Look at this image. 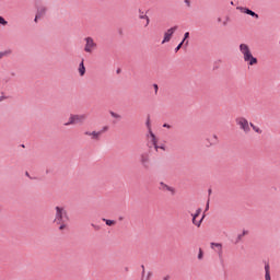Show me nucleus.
<instances>
[{"label":"nucleus","mask_w":280,"mask_h":280,"mask_svg":"<svg viewBox=\"0 0 280 280\" xmlns=\"http://www.w3.org/2000/svg\"><path fill=\"white\" fill-rule=\"evenodd\" d=\"M86 119V115H71L69 121L65 124V126H72L73 124H84Z\"/></svg>","instance_id":"20e7f679"},{"label":"nucleus","mask_w":280,"mask_h":280,"mask_svg":"<svg viewBox=\"0 0 280 280\" xmlns=\"http://www.w3.org/2000/svg\"><path fill=\"white\" fill-rule=\"evenodd\" d=\"M206 211H209V200H208V202L206 205Z\"/></svg>","instance_id":"72a5a7b5"},{"label":"nucleus","mask_w":280,"mask_h":280,"mask_svg":"<svg viewBox=\"0 0 280 280\" xmlns=\"http://www.w3.org/2000/svg\"><path fill=\"white\" fill-rule=\"evenodd\" d=\"M8 21H5V19H3V16H0V25H7Z\"/></svg>","instance_id":"b1692460"},{"label":"nucleus","mask_w":280,"mask_h":280,"mask_svg":"<svg viewBox=\"0 0 280 280\" xmlns=\"http://www.w3.org/2000/svg\"><path fill=\"white\" fill-rule=\"evenodd\" d=\"M46 12H47V8H45V7H39V8L37 9V13H36V15H35V20H34L35 23L38 22V19H43V16H45Z\"/></svg>","instance_id":"6e6552de"},{"label":"nucleus","mask_w":280,"mask_h":280,"mask_svg":"<svg viewBox=\"0 0 280 280\" xmlns=\"http://www.w3.org/2000/svg\"><path fill=\"white\" fill-rule=\"evenodd\" d=\"M209 196H211V189L208 190Z\"/></svg>","instance_id":"ea45409f"},{"label":"nucleus","mask_w":280,"mask_h":280,"mask_svg":"<svg viewBox=\"0 0 280 280\" xmlns=\"http://www.w3.org/2000/svg\"><path fill=\"white\" fill-rule=\"evenodd\" d=\"M211 248H218L219 256L222 257V244L211 243Z\"/></svg>","instance_id":"ddd939ff"},{"label":"nucleus","mask_w":280,"mask_h":280,"mask_svg":"<svg viewBox=\"0 0 280 280\" xmlns=\"http://www.w3.org/2000/svg\"><path fill=\"white\" fill-rule=\"evenodd\" d=\"M236 125L240 126L241 130H244V132H250V125L248 124V120L244 117H237L235 119Z\"/></svg>","instance_id":"39448f33"},{"label":"nucleus","mask_w":280,"mask_h":280,"mask_svg":"<svg viewBox=\"0 0 280 280\" xmlns=\"http://www.w3.org/2000/svg\"><path fill=\"white\" fill-rule=\"evenodd\" d=\"M153 88H154L155 94H158L159 93V85L155 83V84H153Z\"/></svg>","instance_id":"c85d7f7f"},{"label":"nucleus","mask_w":280,"mask_h":280,"mask_svg":"<svg viewBox=\"0 0 280 280\" xmlns=\"http://www.w3.org/2000/svg\"><path fill=\"white\" fill-rule=\"evenodd\" d=\"M102 135V131H92V139L94 141H100V136Z\"/></svg>","instance_id":"f3484780"},{"label":"nucleus","mask_w":280,"mask_h":280,"mask_svg":"<svg viewBox=\"0 0 280 280\" xmlns=\"http://www.w3.org/2000/svg\"><path fill=\"white\" fill-rule=\"evenodd\" d=\"M92 226H93V229H95V231H100V225H95L92 223Z\"/></svg>","instance_id":"7c9ffc66"},{"label":"nucleus","mask_w":280,"mask_h":280,"mask_svg":"<svg viewBox=\"0 0 280 280\" xmlns=\"http://www.w3.org/2000/svg\"><path fill=\"white\" fill-rule=\"evenodd\" d=\"M79 73L80 75H84V73H86V68L84 67V59H82V61L79 65Z\"/></svg>","instance_id":"f8f14e48"},{"label":"nucleus","mask_w":280,"mask_h":280,"mask_svg":"<svg viewBox=\"0 0 280 280\" xmlns=\"http://www.w3.org/2000/svg\"><path fill=\"white\" fill-rule=\"evenodd\" d=\"M163 280H170V276L164 277Z\"/></svg>","instance_id":"e433bc0d"},{"label":"nucleus","mask_w":280,"mask_h":280,"mask_svg":"<svg viewBox=\"0 0 280 280\" xmlns=\"http://www.w3.org/2000/svg\"><path fill=\"white\" fill-rule=\"evenodd\" d=\"M107 130H108V126H104L100 132H102V135H104V132H106Z\"/></svg>","instance_id":"cd10ccee"},{"label":"nucleus","mask_w":280,"mask_h":280,"mask_svg":"<svg viewBox=\"0 0 280 280\" xmlns=\"http://www.w3.org/2000/svg\"><path fill=\"white\" fill-rule=\"evenodd\" d=\"M150 277H152V272H149V273H148V279H150Z\"/></svg>","instance_id":"4c0bfd02"},{"label":"nucleus","mask_w":280,"mask_h":280,"mask_svg":"<svg viewBox=\"0 0 280 280\" xmlns=\"http://www.w3.org/2000/svg\"><path fill=\"white\" fill-rule=\"evenodd\" d=\"M8 51H4V52H0V60L1 58H3V56H7Z\"/></svg>","instance_id":"2f4dec72"},{"label":"nucleus","mask_w":280,"mask_h":280,"mask_svg":"<svg viewBox=\"0 0 280 280\" xmlns=\"http://www.w3.org/2000/svg\"><path fill=\"white\" fill-rule=\"evenodd\" d=\"M207 141H208L209 145H215V144H218V136L214 135L211 138H208Z\"/></svg>","instance_id":"dca6fc26"},{"label":"nucleus","mask_w":280,"mask_h":280,"mask_svg":"<svg viewBox=\"0 0 280 280\" xmlns=\"http://www.w3.org/2000/svg\"><path fill=\"white\" fill-rule=\"evenodd\" d=\"M56 215L54 223L59 226V231H65L67 229V224L69 223V214H67V210L62 207H56Z\"/></svg>","instance_id":"f257e3e1"},{"label":"nucleus","mask_w":280,"mask_h":280,"mask_svg":"<svg viewBox=\"0 0 280 280\" xmlns=\"http://www.w3.org/2000/svg\"><path fill=\"white\" fill-rule=\"evenodd\" d=\"M203 255L202 248H199L198 259H202Z\"/></svg>","instance_id":"393cba45"},{"label":"nucleus","mask_w":280,"mask_h":280,"mask_svg":"<svg viewBox=\"0 0 280 280\" xmlns=\"http://www.w3.org/2000/svg\"><path fill=\"white\" fill-rule=\"evenodd\" d=\"M201 211V209H197L196 213L192 215V224H195V226H200V224H202L205 217H202L199 221H196V218L200 215Z\"/></svg>","instance_id":"9d476101"},{"label":"nucleus","mask_w":280,"mask_h":280,"mask_svg":"<svg viewBox=\"0 0 280 280\" xmlns=\"http://www.w3.org/2000/svg\"><path fill=\"white\" fill-rule=\"evenodd\" d=\"M247 234H248V231L246 230H244L242 234H238L236 238V244L242 242V237H244V235H247Z\"/></svg>","instance_id":"6ab92c4d"},{"label":"nucleus","mask_w":280,"mask_h":280,"mask_svg":"<svg viewBox=\"0 0 280 280\" xmlns=\"http://www.w3.org/2000/svg\"><path fill=\"white\" fill-rule=\"evenodd\" d=\"M221 21H222V18H219V19H218V22L220 23Z\"/></svg>","instance_id":"58836bf2"},{"label":"nucleus","mask_w":280,"mask_h":280,"mask_svg":"<svg viewBox=\"0 0 280 280\" xmlns=\"http://www.w3.org/2000/svg\"><path fill=\"white\" fill-rule=\"evenodd\" d=\"M109 114L112 115V117H114V119H121V116L115 112H109Z\"/></svg>","instance_id":"4be33fe9"},{"label":"nucleus","mask_w":280,"mask_h":280,"mask_svg":"<svg viewBox=\"0 0 280 280\" xmlns=\"http://www.w3.org/2000/svg\"><path fill=\"white\" fill-rule=\"evenodd\" d=\"M240 51L243 54L244 61L248 62L250 67H253V65H257V58L253 57V52H250V48L247 44H241Z\"/></svg>","instance_id":"f03ea898"},{"label":"nucleus","mask_w":280,"mask_h":280,"mask_svg":"<svg viewBox=\"0 0 280 280\" xmlns=\"http://www.w3.org/2000/svg\"><path fill=\"white\" fill-rule=\"evenodd\" d=\"M120 71H121V70L118 69V70H117V73H120Z\"/></svg>","instance_id":"79ce46f5"},{"label":"nucleus","mask_w":280,"mask_h":280,"mask_svg":"<svg viewBox=\"0 0 280 280\" xmlns=\"http://www.w3.org/2000/svg\"><path fill=\"white\" fill-rule=\"evenodd\" d=\"M176 30H178V26H173L164 33V39L162 40V45H165V43H170V40H172V36H174V32H176Z\"/></svg>","instance_id":"0eeeda50"},{"label":"nucleus","mask_w":280,"mask_h":280,"mask_svg":"<svg viewBox=\"0 0 280 280\" xmlns=\"http://www.w3.org/2000/svg\"><path fill=\"white\" fill-rule=\"evenodd\" d=\"M160 189H161V191H170L172 194V196H174V194H176V190L174 189V187L168 186L163 182L160 183Z\"/></svg>","instance_id":"1a4fd4ad"},{"label":"nucleus","mask_w":280,"mask_h":280,"mask_svg":"<svg viewBox=\"0 0 280 280\" xmlns=\"http://www.w3.org/2000/svg\"><path fill=\"white\" fill-rule=\"evenodd\" d=\"M147 127L149 128V135H150V132H152V129L150 128V118H148L147 120Z\"/></svg>","instance_id":"bb28decb"},{"label":"nucleus","mask_w":280,"mask_h":280,"mask_svg":"<svg viewBox=\"0 0 280 280\" xmlns=\"http://www.w3.org/2000/svg\"><path fill=\"white\" fill-rule=\"evenodd\" d=\"M184 3H186V5H187L188 8H190V5H191V2H190L189 0H184Z\"/></svg>","instance_id":"c756f323"},{"label":"nucleus","mask_w":280,"mask_h":280,"mask_svg":"<svg viewBox=\"0 0 280 280\" xmlns=\"http://www.w3.org/2000/svg\"><path fill=\"white\" fill-rule=\"evenodd\" d=\"M186 45H189V40L186 42Z\"/></svg>","instance_id":"a19ab883"},{"label":"nucleus","mask_w":280,"mask_h":280,"mask_svg":"<svg viewBox=\"0 0 280 280\" xmlns=\"http://www.w3.org/2000/svg\"><path fill=\"white\" fill-rule=\"evenodd\" d=\"M139 19H145V27H148L150 25V18H148L147 14H144L141 10H139Z\"/></svg>","instance_id":"4468645a"},{"label":"nucleus","mask_w":280,"mask_h":280,"mask_svg":"<svg viewBox=\"0 0 280 280\" xmlns=\"http://www.w3.org/2000/svg\"><path fill=\"white\" fill-rule=\"evenodd\" d=\"M249 126L250 128H253L255 132H257L258 135H261V129H259V127L255 126L253 122H250Z\"/></svg>","instance_id":"aec40b11"},{"label":"nucleus","mask_w":280,"mask_h":280,"mask_svg":"<svg viewBox=\"0 0 280 280\" xmlns=\"http://www.w3.org/2000/svg\"><path fill=\"white\" fill-rule=\"evenodd\" d=\"M163 128H171V127H170V125L164 124V125H163Z\"/></svg>","instance_id":"f704fd0d"},{"label":"nucleus","mask_w":280,"mask_h":280,"mask_svg":"<svg viewBox=\"0 0 280 280\" xmlns=\"http://www.w3.org/2000/svg\"><path fill=\"white\" fill-rule=\"evenodd\" d=\"M186 38H189V32H186V33L184 34V38H183L182 43H185V39H186Z\"/></svg>","instance_id":"a878e982"},{"label":"nucleus","mask_w":280,"mask_h":280,"mask_svg":"<svg viewBox=\"0 0 280 280\" xmlns=\"http://www.w3.org/2000/svg\"><path fill=\"white\" fill-rule=\"evenodd\" d=\"M184 42H180L177 47L175 48V54H177V51H180V48L183 47Z\"/></svg>","instance_id":"5701e85b"},{"label":"nucleus","mask_w":280,"mask_h":280,"mask_svg":"<svg viewBox=\"0 0 280 280\" xmlns=\"http://www.w3.org/2000/svg\"><path fill=\"white\" fill-rule=\"evenodd\" d=\"M103 222H105L107 226H113V224H116L115 220L103 219Z\"/></svg>","instance_id":"412c9836"},{"label":"nucleus","mask_w":280,"mask_h":280,"mask_svg":"<svg viewBox=\"0 0 280 280\" xmlns=\"http://www.w3.org/2000/svg\"><path fill=\"white\" fill-rule=\"evenodd\" d=\"M241 12H243V14H248L249 16H253L254 19H259V14L255 13V11H253L248 8H241Z\"/></svg>","instance_id":"9b49d317"},{"label":"nucleus","mask_w":280,"mask_h":280,"mask_svg":"<svg viewBox=\"0 0 280 280\" xmlns=\"http://www.w3.org/2000/svg\"><path fill=\"white\" fill-rule=\"evenodd\" d=\"M150 137H151V142L148 143V147L154 148L156 152H159V150H163V152H165V144L159 145L156 141V136L154 135V132L150 131Z\"/></svg>","instance_id":"7ed1b4c3"},{"label":"nucleus","mask_w":280,"mask_h":280,"mask_svg":"<svg viewBox=\"0 0 280 280\" xmlns=\"http://www.w3.org/2000/svg\"><path fill=\"white\" fill-rule=\"evenodd\" d=\"M97 48V44L93 40V37H85L84 51L86 54H93V49Z\"/></svg>","instance_id":"423d86ee"},{"label":"nucleus","mask_w":280,"mask_h":280,"mask_svg":"<svg viewBox=\"0 0 280 280\" xmlns=\"http://www.w3.org/2000/svg\"><path fill=\"white\" fill-rule=\"evenodd\" d=\"M265 280H271L270 278V265H265Z\"/></svg>","instance_id":"2eb2a0df"},{"label":"nucleus","mask_w":280,"mask_h":280,"mask_svg":"<svg viewBox=\"0 0 280 280\" xmlns=\"http://www.w3.org/2000/svg\"><path fill=\"white\" fill-rule=\"evenodd\" d=\"M25 176H27L28 178H32V177L30 176V173H28V172L25 173Z\"/></svg>","instance_id":"c9c22d12"},{"label":"nucleus","mask_w":280,"mask_h":280,"mask_svg":"<svg viewBox=\"0 0 280 280\" xmlns=\"http://www.w3.org/2000/svg\"><path fill=\"white\" fill-rule=\"evenodd\" d=\"M148 161H149L148 154L143 153L141 155V163L142 165H144V167H148Z\"/></svg>","instance_id":"a211bd4d"},{"label":"nucleus","mask_w":280,"mask_h":280,"mask_svg":"<svg viewBox=\"0 0 280 280\" xmlns=\"http://www.w3.org/2000/svg\"><path fill=\"white\" fill-rule=\"evenodd\" d=\"M84 135H86L88 137H92L93 132L85 131Z\"/></svg>","instance_id":"473e14b6"}]
</instances>
